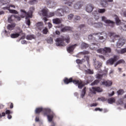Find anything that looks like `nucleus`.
<instances>
[{
  "mask_svg": "<svg viewBox=\"0 0 126 126\" xmlns=\"http://www.w3.org/2000/svg\"><path fill=\"white\" fill-rule=\"evenodd\" d=\"M14 18H15L16 19H17V20H18L19 21H20V20H21L20 17L16 15H14Z\"/></svg>",
  "mask_w": 126,
  "mask_h": 126,
  "instance_id": "nucleus-49",
  "label": "nucleus"
},
{
  "mask_svg": "<svg viewBox=\"0 0 126 126\" xmlns=\"http://www.w3.org/2000/svg\"><path fill=\"white\" fill-rule=\"evenodd\" d=\"M96 47H97V45L94 43H93L92 45H90V49L92 50H94Z\"/></svg>",
  "mask_w": 126,
  "mask_h": 126,
  "instance_id": "nucleus-45",
  "label": "nucleus"
},
{
  "mask_svg": "<svg viewBox=\"0 0 126 126\" xmlns=\"http://www.w3.org/2000/svg\"><path fill=\"white\" fill-rule=\"evenodd\" d=\"M88 24L91 26H94V27H96V28H99L100 27V23H96L94 22L93 18H90L87 20Z\"/></svg>",
  "mask_w": 126,
  "mask_h": 126,
  "instance_id": "nucleus-7",
  "label": "nucleus"
},
{
  "mask_svg": "<svg viewBox=\"0 0 126 126\" xmlns=\"http://www.w3.org/2000/svg\"><path fill=\"white\" fill-rule=\"evenodd\" d=\"M99 82L98 80H96L94 81V82H93L91 83V85H92V86H93L94 85H96V84H98Z\"/></svg>",
  "mask_w": 126,
  "mask_h": 126,
  "instance_id": "nucleus-43",
  "label": "nucleus"
},
{
  "mask_svg": "<svg viewBox=\"0 0 126 126\" xmlns=\"http://www.w3.org/2000/svg\"><path fill=\"white\" fill-rule=\"evenodd\" d=\"M96 52L99 54H104V48H100L96 50Z\"/></svg>",
  "mask_w": 126,
  "mask_h": 126,
  "instance_id": "nucleus-42",
  "label": "nucleus"
},
{
  "mask_svg": "<svg viewBox=\"0 0 126 126\" xmlns=\"http://www.w3.org/2000/svg\"><path fill=\"white\" fill-rule=\"evenodd\" d=\"M42 32L43 34H47L48 33V29L45 28L43 31H42Z\"/></svg>",
  "mask_w": 126,
  "mask_h": 126,
  "instance_id": "nucleus-51",
  "label": "nucleus"
},
{
  "mask_svg": "<svg viewBox=\"0 0 126 126\" xmlns=\"http://www.w3.org/2000/svg\"><path fill=\"white\" fill-rule=\"evenodd\" d=\"M122 104H123V100H122V99H118L117 105H122Z\"/></svg>",
  "mask_w": 126,
  "mask_h": 126,
  "instance_id": "nucleus-53",
  "label": "nucleus"
},
{
  "mask_svg": "<svg viewBox=\"0 0 126 126\" xmlns=\"http://www.w3.org/2000/svg\"><path fill=\"white\" fill-rule=\"evenodd\" d=\"M104 49V53L106 57H108L109 55L108 54H109L112 52V49L110 47H105Z\"/></svg>",
  "mask_w": 126,
  "mask_h": 126,
  "instance_id": "nucleus-16",
  "label": "nucleus"
},
{
  "mask_svg": "<svg viewBox=\"0 0 126 126\" xmlns=\"http://www.w3.org/2000/svg\"><path fill=\"white\" fill-rule=\"evenodd\" d=\"M115 98H111L108 99V102L109 104H113V103H115Z\"/></svg>",
  "mask_w": 126,
  "mask_h": 126,
  "instance_id": "nucleus-39",
  "label": "nucleus"
},
{
  "mask_svg": "<svg viewBox=\"0 0 126 126\" xmlns=\"http://www.w3.org/2000/svg\"><path fill=\"white\" fill-rule=\"evenodd\" d=\"M126 42V40H125L124 39H119L117 42L116 43V47L118 48H121L124 45H125V43Z\"/></svg>",
  "mask_w": 126,
  "mask_h": 126,
  "instance_id": "nucleus-9",
  "label": "nucleus"
},
{
  "mask_svg": "<svg viewBox=\"0 0 126 126\" xmlns=\"http://www.w3.org/2000/svg\"><path fill=\"white\" fill-rule=\"evenodd\" d=\"M19 33H12L10 35L11 38H18V37H19L20 36Z\"/></svg>",
  "mask_w": 126,
  "mask_h": 126,
  "instance_id": "nucleus-34",
  "label": "nucleus"
},
{
  "mask_svg": "<svg viewBox=\"0 0 126 126\" xmlns=\"http://www.w3.org/2000/svg\"><path fill=\"white\" fill-rule=\"evenodd\" d=\"M72 30V28L69 27H65L61 29L62 32H65V31H71Z\"/></svg>",
  "mask_w": 126,
  "mask_h": 126,
  "instance_id": "nucleus-23",
  "label": "nucleus"
},
{
  "mask_svg": "<svg viewBox=\"0 0 126 126\" xmlns=\"http://www.w3.org/2000/svg\"><path fill=\"white\" fill-rule=\"evenodd\" d=\"M102 85H105L106 87H109L113 84V82L111 81L107 80L102 83Z\"/></svg>",
  "mask_w": 126,
  "mask_h": 126,
  "instance_id": "nucleus-20",
  "label": "nucleus"
},
{
  "mask_svg": "<svg viewBox=\"0 0 126 126\" xmlns=\"http://www.w3.org/2000/svg\"><path fill=\"white\" fill-rule=\"evenodd\" d=\"M63 12H64V11L61 8L58 9L56 12L55 13H56V15L57 16H63Z\"/></svg>",
  "mask_w": 126,
  "mask_h": 126,
  "instance_id": "nucleus-14",
  "label": "nucleus"
},
{
  "mask_svg": "<svg viewBox=\"0 0 126 126\" xmlns=\"http://www.w3.org/2000/svg\"><path fill=\"white\" fill-rule=\"evenodd\" d=\"M47 4H51V6H55L56 5V3L54 2L53 0H47Z\"/></svg>",
  "mask_w": 126,
  "mask_h": 126,
  "instance_id": "nucleus-26",
  "label": "nucleus"
},
{
  "mask_svg": "<svg viewBox=\"0 0 126 126\" xmlns=\"http://www.w3.org/2000/svg\"><path fill=\"white\" fill-rule=\"evenodd\" d=\"M121 63H125V60H120L118 61L115 64L114 66L116 67L118 64H121Z\"/></svg>",
  "mask_w": 126,
  "mask_h": 126,
  "instance_id": "nucleus-32",
  "label": "nucleus"
},
{
  "mask_svg": "<svg viewBox=\"0 0 126 126\" xmlns=\"http://www.w3.org/2000/svg\"><path fill=\"white\" fill-rule=\"evenodd\" d=\"M2 9H7L9 10L10 13H14V14H18V12L17 11L13 9H9V7H4L2 8Z\"/></svg>",
  "mask_w": 126,
  "mask_h": 126,
  "instance_id": "nucleus-18",
  "label": "nucleus"
},
{
  "mask_svg": "<svg viewBox=\"0 0 126 126\" xmlns=\"http://www.w3.org/2000/svg\"><path fill=\"white\" fill-rule=\"evenodd\" d=\"M117 94L118 95H123V94H124V90H119L117 91Z\"/></svg>",
  "mask_w": 126,
  "mask_h": 126,
  "instance_id": "nucleus-48",
  "label": "nucleus"
},
{
  "mask_svg": "<svg viewBox=\"0 0 126 126\" xmlns=\"http://www.w3.org/2000/svg\"><path fill=\"white\" fill-rule=\"evenodd\" d=\"M34 10L35 7L32 6L30 8L28 12V13H29V17H30V18H32V14H33V12H34Z\"/></svg>",
  "mask_w": 126,
  "mask_h": 126,
  "instance_id": "nucleus-19",
  "label": "nucleus"
},
{
  "mask_svg": "<svg viewBox=\"0 0 126 126\" xmlns=\"http://www.w3.org/2000/svg\"><path fill=\"white\" fill-rule=\"evenodd\" d=\"M95 36H97L99 40H103V42H105L107 40V33L104 32H97L94 33Z\"/></svg>",
  "mask_w": 126,
  "mask_h": 126,
  "instance_id": "nucleus-5",
  "label": "nucleus"
},
{
  "mask_svg": "<svg viewBox=\"0 0 126 126\" xmlns=\"http://www.w3.org/2000/svg\"><path fill=\"white\" fill-rule=\"evenodd\" d=\"M92 38H93V35L92 34L89 35L88 36V39H89V40L92 39Z\"/></svg>",
  "mask_w": 126,
  "mask_h": 126,
  "instance_id": "nucleus-63",
  "label": "nucleus"
},
{
  "mask_svg": "<svg viewBox=\"0 0 126 126\" xmlns=\"http://www.w3.org/2000/svg\"><path fill=\"white\" fill-rule=\"evenodd\" d=\"M36 26L38 29L41 30L43 28V23L39 22L36 24Z\"/></svg>",
  "mask_w": 126,
  "mask_h": 126,
  "instance_id": "nucleus-31",
  "label": "nucleus"
},
{
  "mask_svg": "<svg viewBox=\"0 0 126 126\" xmlns=\"http://www.w3.org/2000/svg\"><path fill=\"white\" fill-rule=\"evenodd\" d=\"M47 43L48 44H53V38L50 37L48 40H47Z\"/></svg>",
  "mask_w": 126,
  "mask_h": 126,
  "instance_id": "nucleus-50",
  "label": "nucleus"
},
{
  "mask_svg": "<svg viewBox=\"0 0 126 126\" xmlns=\"http://www.w3.org/2000/svg\"><path fill=\"white\" fill-rule=\"evenodd\" d=\"M63 81L65 84H68V83H70V82H73V83H74V84H75L76 85L77 84L78 85V88H79V89H82V88H83V87L85 86V84H84V83H83V82L75 80L72 81V78H70V79L65 78L63 80Z\"/></svg>",
  "mask_w": 126,
  "mask_h": 126,
  "instance_id": "nucleus-2",
  "label": "nucleus"
},
{
  "mask_svg": "<svg viewBox=\"0 0 126 126\" xmlns=\"http://www.w3.org/2000/svg\"><path fill=\"white\" fill-rule=\"evenodd\" d=\"M82 5H83V1H78L74 4V8H75V9H79L80 8H81V7H82Z\"/></svg>",
  "mask_w": 126,
  "mask_h": 126,
  "instance_id": "nucleus-12",
  "label": "nucleus"
},
{
  "mask_svg": "<svg viewBox=\"0 0 126 126\" xmlns=\"http://www.w3.org/2000/svg\"><path fill=\"white\" fill-rule=\"evenodd\" d=\"M57 46H65V43L68 44L69 43V37H67L65 38H59L56 40Z\"/></svg>",
  "mask_w": 126,
  "mask_h": 126,
  "instance_id": "nucleus-3",
  "label": "nucleus"
},
{
  "mask_svg": "<svg viewBox=\"0 0 126 126\" xmlns=\"http://www.w3.org/2000/svg\"><path fill=\"white\" fill-rule=\"evenodd\" d=\"M27 24L28 25V26H30V20L28 19V17H27Z\"/></svg>",
  "mask_w": 126,
  "mask_h": 126,
  "instance_id": "nucleus-56",
  "label": "nucleus"
},
{
  "mask_svg": "<svg viewBox=\"0 0 126 126\" xmlns=\"http://www.w3.org/2000/svg\"><path fill=\"white\" fill-rule=\"evenodd\" d=\"M88 47H89V44L84 42H82L81 44V48L82 49H86L87 48H88Z\"/></svg>",
  "mask_w": 126,
  "mask_h": 126,
  "instance_id": "nucleus-27",
  "label": "nucleus"
},
{
  "mask_svg": "<svg viewBox=\"0 0 126 126\" xmlns=\"http://www.w3.org/2000/svg\"><path fill=\"white\" fill-rule=\"evenodd\" d=\"M21 11V17L22 18H24V17H26V19H27V17H29V13L27 12L25 10L21 9L20 10Z\"/></svg>",
  "mask_w": 126,
  "mask_h": 126,
  "instance_id": "nucleus-13",
  "label": "nucleus"
},
{
  "mask_svg": "<svg viewBox=\"0 0 126 126\" xmlns=\"http://www.w3.org/2000/svg\"><path fill=\"white\" fill-rule=\"evenodd\" d=\"M109 36L111 39L110 40V42H115V39H117V38H119V37L118 34H116L114 32H112L109 33Z\"/></svg>",
  "mask_w": 126,
  "mask_h": 126,
  "instance_id": "nucleus-10",
  "label": "nucleus"
},
{
  "mask_svg": "<svg viewBox=\"0 0 126 126\" xmlns=\"http://www.w3.org/2000/svg\"><path fill=\"white\" fill-rule=\"evenodd\" d=\"M76 46H77V44H74L73 45H71L68 47L67 48V51L68 52V53H69V54H71V53L73 52V50H74V48H75V47H76Z\"/></svg>",
  "mask_w": 126,
  "mask_h": 126,
  "instance_id": "nucleus-17",
  "label": "nucleus"
},
{
  "mask_svg": "<svg viewBox=\"0 0 126 126\" xmlns=\"http://www.w3.org/2000/svg\"><path fill=\"white\" fill-rule=\"evenodd\" d=\"M94 16V19L95 20H98L99 19V14L98 15H95Z\"/></svg>",
  "mask_w": 126,
  "mask_h": 126,
  "instance_id": "nucleus-60",
  "label": "nucleus"
},
{
  "mask_svg": "<svg viewBox=\"0 0 126 126\" xmlns=\"http://www.w3.org/2000/svg\"><path fill=\"white\" fill-rule=\"evenodd\" d=\"M100 4L103 6V7H106L108 4L106 0H103L100 1Z\"/></svg>",
  "mask_w": 126,
  "mask_h": 126,
  "instance_id": "nucleus-29",
  "label": "nucleus"
},
{
  "mask_svg": "<svg viewBox=\"0 0 126 126\" xmlns=\"http://www.w3.org/2000/svg\"><path fill=\"white\" fill-rule=\"evenodd\" d=\"M72 18H73V14H71L68 16V19H69V20H71Z\"/></svg>",
  "mask_w": 126,
  "mask_h": 126,
  "instance_id": "nucleus-52",
  "label": "nucleus"
},
{
  "mask_svg": "<svg viewBox=\"0 0 126 126\" xmlns=\"http://www.w3.org/2000/svg\"><path fill=\"white\" fill-rule=\"evenodd\" d=\"M103 75H104V74L101 75V74H97L95 76L96 78H97V79H100V78H102V77H103Z\"/></svg>",
  "mask_w": 126,
  "mask_h": 126,
  "instance_id": "nucleus-47",
  "label": "nucleus"
},
{
  "mask_svg": "<svg viewBox=\"0 0 126 126\" xmlns=\"http://www.w3.org/2000/svg\"><path fill=\"white\" fill-rule=\"evenodd\" d=\"M5 114H6V115H10V114H12V112H10L9 110H7L5 112Z\"/></svg>",
  "mask_w": 126,
  "mask_h": 126,
  "instance_id": "nucleus-57",
  "label": "nucleus"
},
{
  "mask_svg": "<svg viewBox=\"0 0 126 126\" xmlns=\"http://www.w3.org/2000/svg\"><path fill=\"white\" fill-rule=\"evenodd\" d=\"M90 91L91 93L96 94V92H102V89L100 88V87L95 88L93 87L92 88L90 89Z\"/></svg>",
  "mask_w": 126,
  "mask_h": 126,
  "instance_id": "nucleus-11",
  "label": "nucleus"
},
{
  "mask_svg": "<svg viewBox=\"0 0 126 126\" xmlns=\"http://www.w3.org/2000/svg\"><path fill=\"white\" fill-rule=\"evenodd\" d=\"M97 12H98V13H104V12H106V9H98Z\"/></svg>",
  "mask_w": 126,
  "mask_h": 126,
  "instance_id": "nucleus-40",
  "label": "nucleus"
},
{
  "mask_svg": "<svg viewBox=\"0 0 126 126\" xmlns=\"http://www.w3.org/2000/svg\"><path fill=\"white\" fill-rule=\"evenodd\" d=\"M113 73H114V69L110 70V71L109 72V75L111 76V75H112V74H113Z\"/></svg>",
  "mask_w": 126,
  "mask_h": 126,
  "instance_id": "nucleus-62",
  "label": "nucleus"
},
{
  "mask_svg": "<svg viewBox=\"0 0 126 126\" xmlns=\"http://www.w3.org/2000/svg\"><path fill=\"white\" fill-rule=\"evenodd\" d=\"M118 60H119V57L117 56H114L113 58L109 59L107 61V64H111L112 65L114 64L115 62H117Z\"/></svg>",
  "mask_w": 126,
  "mask_h": 126,
  "instance_id": "nucleus-8",
  "label": "nucleus"
},
{
  "mask_svg": "<svg viewBox=\"0 0 126 126\" xmlns=\"http://www.w3.org/2000/svg\"><path fill=\"white\" fill-rule=\"evenodd\" d=\"M15 27V24L13 23L7 26V28L8 30H13V28Z\"/></svg>",
  "mask_w": 126,
  "mask_h": 126,
  "instance_id": "nucleus-25",
  "label": "nucleus"
},
{
  "mask_svg": "<svg viewBox=\"0 0 126 126\" xmlns=\"http://www.w3.org/2000/svg\"><path fill=\"white\" fill-rule=\"evenodd\" d=\"M21 44H27L26 41L25 40H22Z\"/></svg>",
  "mask_w": 126,
  "mask_h": 126,
  "instance_id": "nucleus-64",
  "label": "nucleus"
},
{
  "mask_svg": "<svg viewBox=\"0 0 126 126\" xmlns=\"http://www.w3.org/2000/svg\"><path fill=\"white\" fill-rule=\"evenodd\" d=\"M76 62L77 63H84V62H85V59L84 58V59H82V60L77 59L76 60Z\"/></svg>",
  "mask_w": 126,
  "mask_h": 126,
  "instance_id": "nucleus-41",
  "label": "nucleus"
},
{
  "mask_svg": "<svg viewBox=\"0 0 126 126\" xmlns=\"http://www.w3.org/2000/svg\"><path fill=\"white\" fill-rule=\"evenodd\" d=\"M86 71L88 73H89L90 74H93V71L90 69H88Z\"/></svg>",
  "mask_w": 126,
  "mask_h": 126,
  "instance_id": "nucleus-55",
  "label": "nucleus"
},
{
  "mask_svg": "<svg viewBox=\"0 0 126 126\" xmlns=\"http://www.w3.org/2000/svg\"><path fill=\"white\" fill-rule=\"evenodd\" d=\"M115 21L117 25H120L119 29H120L121 31H126V25L125 24L121 23V20H120V19H119L118 16L115 17Z\"/></svg>",
  "mask_w": 126,
  "mask_h": 126,
  "instance_id": "nucleus-4",
  "label": "nucleus"
},
{
  "mask_svg": "<svg viewBox=\"0 0 126 126\" xmlns=\"http://www.w3.org/2000/svg\"><path fill=\"white\" fill-rule=\"evenodd\" d=\"M94 67L96 69L101 67L102 66V63L99 62L98 61L94 62Z\"/></svg>",
  "mask_w": 126,
  "mask_h": 126,
  "instance_id": "nucleus-21",
  "label": "nucleus"
},
{
  "mask_svg": "<svg viewBox=\"0 0 126 126\" xmlns=\"http://www.w3.org/2000/svg\"><path fill=\"white\" fill-rule=\"evenodd\" d=\"M98 14V11H94L93 13V15H94V16H95V15H97Z\"/></svg>",
  "mask_w": 126,
  "mask_h": 126,
  "instance_id": "nucleus-59",
  "label": "nucleus"
},
{
  "mask_svg": "<svg viewBox=\"0 0 126 126\" xmlns=\"http://www.w3.org/2000/svg\"><path fill=\"white\" fill-rule=\"evenodd\" d=\"M4 116H5V113L2 112V114L0 113V119L2 118V117H4Z\"/></svg>",
  "mask_w": 126,
  "mask_h": 126,
  "instance_id": "nucleus-61",
  "label": "nucleus"
},
{
  "mask_svg": "<svg viewBox=\"0 0 126 126\" xmlns=\"http://www.w3.org/2000/svg\"><path fill=\"white\" fill-rule=\"evenodd\" d=\"M84 59H85V61H87L88 66H90V64H89V62L88 61H89V57L85 56Z\"/></svg>",
  "mask_w": 126,
  "mask_h": 126,
  "instance_id": "nucleus-46",
  "label": "nucleus"
},
{
  "mask_svg": "<svg viewBox=\"0 0 126 126\" xmlns=\"http://www.w3.org/2000/svg\"><path fill=\"white\" fill-rule=\"evenodd\" d=\"M53 22L54 24H60L61 23V20L59 18L54 19Z\"/></svg>",
  "mask_w": 126,
  "mask_h": 126,
  "instance_id": "nucleus-30",
  "label": "nucleus"
},
{
  "mask_svg": "<svg viewBox=\"0 0 126 126\" xmlns=\"http://www.w3.org/2000/svg\"><path fill=\"white\" fill-rule=\"evenodd\" d=\"M63 10L64 11V12H68V11H69V9H68L67 7H65Z\"/></svg>",
  "mask_w": 126,
  "mask_h": 126,
  "instance_id": "nucleus-54",
  "label": "nucleus"
},
{
  "mask_svg": "<svg viewBox=\"0 0 126 126\" xmlns=\"http://www.w3.org/2000/svg\"><path fill=\"white\" fill-rule=\"evenodd\" d=\"M26 39L27 40H32V39H35V37L33 35H28L26 36Z\"/></svg>",
  "mask_w": 126,
  "mask_h": 126,
  "instance_id": "nucleus-35",
  "label": "nucleus"
},
{
  "mask_svg": "<svg viewBox=\"0 0 126 126\" xmlns=\"http://www.w3.org/2000/svg\"><path fill=\"white\" fill-rule=\"evenodd\" d=\"M41 112H43L45 116H47L48 122H52L53 119L56 117V114L49 108H43V107H39L36 108L35 110V114H40Z\"/></svg>",
  "mask_w": 126,
  "mask_h": 126,
  "instance_id": "nucleus-1",
  "label": "nucleus"
},
{
  "mask_svg": "<svg viewBox=\"0 0 126 126\" xmlns=\"http://www.w3.org/2000/svg\"><path fill=\"white\" fill-rule=\"evenodd\" d=\"M80 20V17L79 16H75L74 17V21H78Z\"/></svg>",
  "mask_w": 126,
  "mask_h": 126,
  "instance_id": "nucleus-44",
  "label": "nucleus"
},
{
  "mask_svg": "<svg viewBox=\"0 0 126 126\" xmlns=\"http://www.w3.org/2000/svg\"><path fill=\"white\" fill-rule=\"evenodd\" d=\"M94 111H99V112H102V111H103V109L97 107L95 108Z\"/></svg>",
  "mask_w": 126,
  "mask_h": 126,
  "instance_id": "nucleus-58",
  "label": "nucleus"
},
{
  "mask_svg": "<svg viewBox=\"0 0 126 126\" xmlns=\"http://www.w3.org/2000/svg\"><path fill=\"white\" fill-rule=\"evenodd\" d=\"M126 52V48L122 49L118 52V54H125Z\"/></svg>",
  "mask_w": 126,
  "mask_h": 126,
  "instance_id": "nucleus-38",
  "label": "nucleus"
},
{
  "mask_svg": "<svg viewBox=\"0 0 126 126\" xmlns=\"http://www.w3.org/2000/svg\"><path fill=\"white\" fill-rule=\"evenodd\" d=\"M55 15H56V12H51L47 15V17H53V16H55Z\"/></svg>",
  "mask_w": 126,
  "mask_h": 126,
  "instance_id": "nucleus-36",
  "label": "nucleus"
},
{
  "mask_svg": "<svg viewBox=\"0 0 126 126\" xmlns=\"http://www.w3.org/2000/svg\"><path fill=\"white\" fill-rule=\"evenodd\" d=\"M48 9H43L42 10V14L43 16H46V17H48Z\"/></svg>",
  "mask_w": 126,
  "mask_h": 126,
  "instance_id": "nucleus-24",
  "label": "nucleus"
},
{
  "mask_svg": "<svg viewBox=\"0 0 126 126\" xmlns=\"http://www.w3.org/2000/svg\"><path fill=\"white\" fill-rule=\"evenodd\" d=\"M93 9H94V7L91 4H88L86 7V10L87 12H92Z\"/></svg>",
  "mask_w": 126,
  "mask_h": 126,
  "instance_id": "nucleus-15",
  "label": "nucleus"
},
{
  "mask_svg": "<svg viewBox=\"0 0 126 126\" xmlns=\"http://www.w3.org/2000/svg\"><path fill=\"white\" fill-rule=\"evenodd\" d=\"M85 94H86V87H84L82 90V93L81 94V98H83V97L85 96Z\"/></svg>",
  "mask_w": 126,
  "mask_h": 126,
  "instance_id": "nucleus-28",
  "label": "nucleus"
},
{
  "mask_svg": "<svg viewBox=\"0 0 126 126\" xmlns=\"http://www.w3.org/2000/svg\"><path fill=\"white\" fill-rule=\"evenodd\" d=\"M101 20L102 21H103L104 23H105L107 26H110L111 27H114V22L107 19L106 17L105 16L101 17Z\"/></svg>",
  "mask_w": 126,
  "mask_h": 126,
  "instance_id": "nucleus-6",
  "label": "nucleus"
},
{
  "mask_svg": "<svg viewBox=\"0 0 126 126\" xmlns=\"http://www.w3.org/2000/svg\"><path fill=\"white\" fill-rule=\"evenodd\" d=\"M13 19H14V15H11L9 16L8 18V21L10 23L12 22V21H13Z\"/></svg>",
  "mask_w": 126,
  "mask_h": 126,
  "instance_id": "nucleus-37",
  "label": "nucleus"
},
{
  "mask_svg": "<svg viewBox=\"0 0 126 126\" xmlns=\"http://www.w3.org/2000/svg\"><path fill=\"white\" fill-rule=\"evenodd\" d=\"M10 2V0H0V5H4V4H7V3H9Z\"/></svg>",
  "mask_w": 126,
  "mask_h": 126,
  "instance_id": "nucleus-22",
  "label": "nucleus"
},
{
  "mask_svg": "<svg viewBox=\"0 0 126 126\" xmlns=\"http://www.w3.org/2000/svg\"><path fill=\"white\" fill-rule=\"evenodd\" d=\"M65 2V4H67L69 6H71L72 5V2L69 0H63Z\"/></svg>",
  "mask_w": 126,
  "mask_h": 126,
  "instance_id": "nucleus-33",
  "label": "nucleus"
}]
</instances>
